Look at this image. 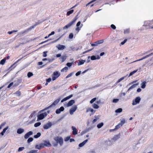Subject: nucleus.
I'll use <instances>...</instances> for the list:
<instances>
[{
    "instance_id": "obj_1",
    "label": "nucleus",
    "mask_w": 153,
    "mask_h": 153,
    "mask_svg": "<svg viewBox=\"0 0 153 153\" xmlns=\"http://www.w3.org/2000/svg\"><path fill=\"white\" fill-rule=\"evenodd\" d=\"M54 139L55 140L57 143L54 144V146H56L57 145L58 143H59L60 146H62L63 143V139L60 137H57L54 138Z\"/></svg>"
},
{
    "instance_id": "obj_2",
    "label": "nucleus",
    "mask_w": 153,
    "mask_h": 153,
    "mask_svg": "<svg viewBox=\"0 0 153 153\" xmlns=\"http://www.w3.org/2000/svg\"><path fill=\"white\" fill-rule=\"evenodd\" d=\"M60 100V98H59L58 99H56L55 101H54V102H53V103L51 105L47 107V108H46L44 109L41 111V112H42L43 111H45V110H47V109H49L51 107H52L53 106H55L58 103V102H59V101Z\"/></svg>"
},
{
    "instance_id": "obj_3",
    "label": "nucleus",
    "mask_w": 153,
    "mask_h": 153,
    "mask_svg": "<svg viewBox=\"0 0 153 153\" xmlns=\"http://www.w3.org/2000/svg\"><path fill=\"white\" fill-rule=\"evenodd\" d=\"M50 111H48L47 112H45L37 116V120L43 119L49 113Z\"/></svg>"
},
{
    "instance_id": "obj_4",
    "label": "nucleus",
    "mask_w": 153,
    "mask_h": 153,
    "mask_svg": "<svg viewBox=\"0 0 153 153\" xmlns=\"http://www.w3.org/2000/svg\"><path fill=\"white\" fill-rule=\"evenodd\" d=\"M30 119H31V120L30 121L29 123L30 124H31L33 123H34L36 119V114L35 112L32 113L29 117Z\"/></svg>"
},
{
    "instance_id": "obj_5",
    "label": "nucleus",
    "mask_w": 153,
    "mask_h": 153,
    "mask_svg": "<svg viewBox=\"0 0 153 153\" xmlns=\"http://www.w3.org/2000/svg\"><path fill=\"white\" fill-rule=\"evenodd\" d=\"M77 18L76 17L71 22L68 23L67 25H65L63 27V29H65L68 28L73 25L76 22Z\"/></svg>"
},
{
    "instance_id": "obj_6",
    "label": "nucleus",
    "mask_w": 153,
    "mask_h": 153,
    "mask_svg": "<svg viewBox=\"0 0 153 153\" xmlns=\"http://www.w3.org/2000/svg\"><path fill=\"white\" fill-rule=\"evenodd\" d=\"M141 100L140 97H137L134 100H133L132 104L133 105H135L139 103Z\"/></svg>"
},
{
    "instance_id": "obj_7",
    "label": "nucleus",
    "mask_w": 153,
    "mask_h": 153,
    "mask_svg": "<svg viewBox=\"0 0 153 153\" xmlns=\"http://www.w3.org/2000/svg\"><path fill=\"white\" fill-rule=\"evenodd\" d=\"M52 126V123L51 122H48L47 123L44 124L43 128L45 129H47L50 128Z\"/></svg>"
},
{
    "instance_id": "obj_8",
    "label": "nucleus",
    "mask_w": 153,
    "mask_h": 153,
    "mask_svg": "<svg viewBox=\"0 0 153 153\" xmlns=\"http://www.w3.org/2000/svg\"><path fill=\"white\" fill-rule=\"evenodd\" d=\"M77 108L76 105H74L70 109L69 112L71 115L73 114L74 113L76 110Z\"/></svg>"
},
{
    "instance_id": "obj_9",
    "label": "nucleus",
    "mask_w": 153,
    "mask_h": 153,
    "mask_svg": "<svg viewBox=\"0 0 153 153\" xmlns=\"http://www.w3.org/2000/svg\"><path fill=\"white\" fill-rule=\"evenodd\" d=\"M71 128L73 130L72 134L74 135L77 134L78 131L76 127L75 126H73Z\"/></svg>"
},
{
    "instance_id": "obj_10",
    "label": "nucleus",
    "mask_w": 153,
    "mask_h": 153,
    "mask_svg": "<svg viewBox=\"0 0 153 153\" xmlns=\"http://www.w3.org/2000/svg\"><path fill=\"white\" fill-rule=\"evenodd\" d=\"M120 137V134H118L117 135L113 137L111 140L114 143Z\"/></svg>"
},
{
    "instance_id": "obj_11",
    "label": "nucleus",
    "mask_w": 153,
    "mask_h": 153,
    "mask_svg": "<svg viewBox=\"0 0 153 153\" xmlns=\"http://www.w3.org/2000/svg\"><path fill=\"white\" fill-rule=\"evenodd\" d=\"M43 147H44L45 146L47 147H50L51 146V145L48 141H44V143H43Z\"/></svg>"
},
{
    "instance_id": "obj_12",
    "label": "nucleus",
    "mask_w": 153,
    "mask_h": 153,
    "mask_svg": "<svg viewBox=\"0 0 153 153\" xmlns=\"http://www.w3.org/2000/svg\"><path fill=\"white\" fill-rule=\"evenodd\" d=\"M90 111H91V114L90 115L91 116V115H93V114H94L95 112V110H94L93 109L91 108H86V112L88 113Z\"/></svg>"
},
{
    "instance_id": "obj_13",
    "label": "nucleus",
    "mask_w": 153,
    "mask_h": 153,
    "mask_svg": "<svg viewBox=\"0 0 153 153\" xmlns=\"http://www.w3.org/2000/svg\"><path fill=\"white\" fill-rule=\"evenodd\" d=\"M33 134V132L32 131H30L27 133L24 136V137L25 139H27L29 138V137L31 135H32Z\"/></svg>"
},
{
    "instance_id": "obj_14",
    "label": "nucleus",
    "mask_w": 153,
    "mask_h": 153,
    "mask_svg": "<svg viewBox=\"0 0 153 153\" xmlns=\"http://www.w3.org/2000/svg\"><path fill=\"white\" fill-rule=\"evenodd\" d=\"M56 47L59 50H62L66 48V47L65 45L59 44L56 46Z\"/></svg>"
},
{
    "instance_id": "obj_15",
    "label": "nucleus",
    "mask_w": 153,
    "mask_h": 153,
    "mask_svg": "<svg viewBox=\"0 0 153 153\" xmlns=\"http://www.w3.org/2000/svg\"><path fill=\"white\" fill-rule=\"evenodd\" d=\"M64 110V108L62 106L56 110V113L57 114H60L61 111H63Z\"/></svg>"
},
{
    "instance_id": "obj_16",
    "label": "nucleus",
    "mask_w": 153,
    "mask_h": 153,
    "mask_svg": "<svg viewBox=\"0 0 153 153\" xmlns=\"http://www.w3.org/2000/svg\"><path fill=\"white\" fill-rule=\"evenodd\" d=\"M73 94L70 95H69V96H68V97H67L64 98L62 100H61V102H63L64 101H65L67 100H68L71 97H73Z\"/></svg>"
},
{
    "instance_id": "obj_17",
    "label": "nucleus",
    "mask_w": 153,
    "mask_h": 153,
    "mask_svg": "<svg viewBox=\"0 0 153 153\" xmlns=\"http://www.w3.org/2000/svg\"><path fill=\"white\" fill-rule=\"evenodd\" d=\"M42 148H43V143H40L39 144L36 145L35 146V149L39 150H40Z\"/></svg>"
},
{
    "instance_id": "obj_18",
    "label": "nucleus",
    "mask_w": 153,
    "mask_h": 153,
    "mask_svg": "<svg viewBox=\"0 0 153 153\" xmlns=\"http://www.w3.org/2000/svg\"><path fill=\"white\" fill-rule=\"evenodd\" d=\"M32 29V27H31L30 28L25 30L24 31L21 32V34H25L27 33L29 31L31 30Z\"/></svg>"
},
{
    "instance_id": "obj_19",
    "label": "nucleus",
    "mask_w": 153,
    "mask_h": 153,
    "mask_svg": "<svg viewBox=\"0 0 153 153\" xmlns=\"http://www.w3.org/2000/svg\"><path fill=\"white\" fill-rule=\"evenodd\" d=\"M25 131V130L22 128H19L18 129L17 131V132L18 134H21Z\"/></svg>"
},
{
    "instance_id": "obj_20",
    "label": "nucleus",
    "mask_w": 153,
    "mask_h": 153,
    "mask_svg": "<svg viewBox=\"0 0 153 153\" xmlns=\"http://www.w3.org/2000/svg\"><path fill=\"white\" fill-rule=\"evenodd\" d=\"M75 103V101L74 100H70L67 104V107H69Z\"/></svg>"
},
{
    "instance_id": "obj_21",
    "label": "nucleus",
    "mask_w": 153,
    "mask_h": 153,
    "mask_svg": "<svg viewBox=\"0 0 153 153\" xmlns=\"http://www.w3.org/2000/svg\"><path fill=\"white\" fill-rule=\"evenodd\" d=\"M88 140L86 139L83 141L82 142L80 143L79 145V147H81L83 146L85 144V143L88 142Z\"/></svg>"
},
{
    "instance_id": "obj_22",
    "label": "nucleus",
    "mask_w": 153,
    "mask_h": 153,
    "mask_svg": "<svg viewBox=\"0 0 153 153\" xmlns=\"http://www.w3.org/2000/svg\"><path fill=\"white\" fill-rule=\"evenodd\" d=\"M53 75L57 78L60 75V73L59 72L56 71L53 73Z\"/></svg>"
},
{
    "instance_id": "obj_23",
    "label": "nucleus",
    "mask_w": 153,
    "mask_h": 153,
    "mask_svg": "<svg viewBox=\"0 0 153 153\" xmlns=\"http://www.w3.org/2000/svg\"><path fill=\"white\" fill-rule=\"evenodd\" d=\"M106 144L108 146H111L114 144V143L111 140V139L108 141H107L106 142Z\"/></svg>"
},
{
    "instance_id": "obj_24",
    "label": "nucleus",
    "mask_w": 153,
    "mask_h": 153,
    "mask_svg": "<svg viewBox=\"0 0 153 153\" xmlns=\"http://www.w3.org/2000/svg\"><path fill=\"white\" fill-rule=\"evenodd\" d=\"M138 85V83L135 84H133L132 85H131L128 89V91L130 90L131 89H133L135 88Z\"/></svg>"
},
{
    "instance_id": "obj_25",
    "label": "nucleus",
    "mask_w": 153,
    "mask_h": 153,
    "mask_svg": "<svg viewBox=\"0 0 153 153\" xmlns=\"http://www.w3.org/2000/svg\"><path fill=\"white\" fill-rule=\"evenodd\" d=\"M66 58L67 56L66 55H63L59 59L61 60L62 62H63L66 60Z\"/></svg>"
},
{
    "instance_id": "obj_26",
    "label": "nucleus",
    "mask_w": 153,
    "mask_h": 153,
    "mask_svg": "<svg viewBox=\"0 0 153 153\" xmlns=\"http://www.w3.org/2000/svg\"><path fill=\"white\" fill-rule=\"evenodd\" d=\"M43 21H39L38 22H36L35 25H34L32 26L31 27L32 29L34 27H35L36 26L40 24L41 23H42Z\"/></svg>"
},
{
    "instance_id": "obj_27",
    "label": "nucleus",
    "mask_w": 153,
    "mask_h": 153,
    "mask_svg": "<svg viewBox=\"0 0 153 153\" xmlns=\"http://www.w3.org/2000/svg\"><path fill=\"white\" fill-rule=\"evenodd\" d=\"M8 127L7 126L5 128H4L3 129L2 132H1V133L0 134H1L2 136L3 135H4V133L6 132V131L8 129Z\"/></svg>"
},
{
    "instance_id": "obj_28",
    "label": "nucleus",
    "mask_w": 153,
    "mask_h": 153,
    "mask_svg": "<svg viewBox=\"0 0 153 153\" xmlns=\"http://www.w3.org/2000/svg\"><path fill=\"white\" fill-rule=\"evenodd\" d=\"M146 82L145 81L143 82L141 84V88H143L144 89V88L146 86Z\"/></svg>"
},
{
    "instance_id": "obj_29",
    "label": "nucleus",
    "mask_w": 153,
    "mask_h": 153,
    "mask_svg": "<svg viewBox=\"0 0 153 153\" xmlns=\"http://www.w3.org/2000/svg\"><path fill=\"white\" fill-rule=\"evenodd\" d=\"M126 76H125L121 78L120 79H119L117 81V82L115 83V84L116 85L117 84V83L120 82L121 81L123 80L124 79L126 78Z\"/></svg>"
},
{
    "instance_id": "obj_30",
    "label": "nucleus",
    "mask_w": 153,
    "mask_h": 153,
    "mask_svg": "<svg viewBox=\"0 0 153 153\" xmlns=\"http://www.w3.org/2000/svg\"><path fill=\"white\" fill-rule=\"evenodd\" d=\"M85 60H79V62L78 63V65H82L84 64V63L85 62Z\"/></svg>"
},
{
    "instance_id": "obj_31",
    "label": "nucleus",
    "mask_w": 153,
    "mask_h": 153,
    "mask_svg": "<svg viewBox=\"0 0 153 153\" xmlns=\"http://www.w3.org/2000/svg\"><path fill=\"white\" fill-rule=\"evenodd\" d=\"M6 60V58H4L3 59L1 60L0 62V64L3 65L5 63Z\"/></svg>"
},
{
    "instance_id": "obj_32",
    "label": "nucleus",
    "mask_w": 153,
    "mask_h": 153,
    "mask_svg": "<svg viewBox=\"0 0 153 153\" xmlns=\"http://www.w3.org/2000/svg\"><path fill=\"white\" fill-rule=\"evenodd\" d=\"M41 134L40 132L38 133L36 135H34V137L35 138H37L40 136Z\"/></svg>"
},
{
    "instance_id": "obj_33",
    "label": "nucleus",
    "mask_w": 153,
    "mask_h": 153,
    "mask_svg": "<svg viewBox=\"0 0 153 153\" xmlns=\"http://www.w3.org/2000/svg\"><path fill=\"white\" fill-rule=\"evenodd\" d=\"M137 71V70H134V71H133L132 72H131L129 76H128V77H130L131 76H132L133 74H135V73H136Z\"/></svg>"
},
{
    "instance_id": "obj_34",
    "label": "nucleus",
    "mask_w": 153,
    "mask_h": 153,
    "mask_svg": "<svg viewBox=\"0 0 153 153\" xmlns=\"http://www.w3.org/2000/svg\"><path fill=\"white\" fill-rule=\"evenodd\" d=\"M125 122V120L124 119H122L120 120V123H119V124H120V125H122H122L124 124Z\"/></svg>"
},
{
    "instance_id": "obj_35",
    "label": "nucleus",
    "mask_w": 153,
    "mask_h": 153,
    "mask_svg": "<svg viewBox=\"0 0 153 153\" xmlns=\"http://www.w3.org/2000/svg\"><path fill=\"white\" fill-rule=\"evenodd\" d=\"M103 125V123H101L98 124L97 125V127L98 128H101Z\"/></svg>"
},
{
    "instance_id": "obj_36",
    "label": "nucleus",
    "mask_w": 153,
    "mask_h": 153,
    "mask_svg": "<svg viewBox=\"0 0 153 153\" xmlns=\"http://www.w3.org/2000/svg\"><path fill=\"white\" fill-rule=\"evenodd\" d=\"M148 57H149V56H148V55H146V56H145L143 57V58L141 59H139V60L135 61L133 62H136L140 61V60H143V59H146V58H148Z\"/></svg>"
},
{
    "instance_id": "obj_37",
    "label": "nucleus",
    "mask_w": 153,
    "mask_h": 153,
    "mask_svg": "<svg viewBox=\"0 0 153 153\" xmlns=\"http://www.w3.org/2000/svg\"><path fill=\"white\" fill-rule=\"evenodd\" d=\"M68 67H65L64 68H62L61 70V72H63L65 71H67V70H68Z\"/></svg>"
},
{
    "instance_id": "obj_38",
    "label": "nucleus",
    "mask_w": 153,
    "mask_h": 153,
    "mask_svg": "<svg viewBox=\"0 0 153 153\" xmlns=\"http://www.w3.org/2000/svg\"><path fill=\"white\" fill-rule=\"evenodd\" d=\"M92 106L95 109H97L99 107V106L97 105L95 103L93 104Z\"/></svg>"
},
{
    "instance_id": "obj_39",
    "label": "nucleus",
    "mask_w": 153,
    "mask_h": 153,
    "mask_svg": "<svg viewBox=\"0 0 153 153\" xmlns=\"http://www.w3.org/2000/svg\"><path fill=\"white\" fill-rule=\"evenodd\" d=\"M74 11L73 10H71L69 11L67 13V16H69L70 14H72Z\"/></svg>"
},
{
    "instance_id": "obj_40",
    "label": "nucleus",
    "mask_w": 153,
    "mask_h": 153,
    "mask_svg": "<svg viewBox=\"0 0 153 153\" xmlns=\"http://www.w3.org/2000/svg\"><path fill=\"white\" fill-rule=\"evenodd\" d=\"M122 109L121 108H119L116 110L115 112L116 113H120L122 111Z\"/></svg>"
},
{
    "instance_id": "obj_41",
    "label": "nucleus",
    "mask_w": 153,
    "mask_h": 153,
    "mask_svg": "<svg viewBox=\"0 0 153 153\" xmlns=\"http://www.w3.org/2000/svg\"><path fill=\"white\" fill-rule=\"evenodd\" d=\"M41 124V123L40 122H38L37 123H35L34 125V126L35 127H37L39 126Z\"/></svg>"
},
{
    "instance_id": "obj_42",
    "label": "nucleus",
    "mask_w": 153,
    "mask_h": 153,
    "mask_svg": "<svg viewBox=\"0 0 153 153\" xmlns=\"http://www.w3.org/2000/svg\"><path fill=\"white\" fill-rule=\"evenodd\" d=\"M130 31L129 29H127L124 30V34L128 33Z\"/></svg>"
},
{
    "instance_id": "obj_43",
    "label": "nucleus",
    "mask_w": 153,
    "mask_h": 153,
    "mask_svg": "<svg viewBox=\"0 0 153 153\" xmlns=\"http://www.w3.org/2000/svg\"><path fill=\"white\" fill-rule=\"evenodd\" d=\"M33 140V139L32 137H30L27 140V142L28 143H30L32 142Z\"/></svg>"
},
{
    "instance_id": "obj_44",
    "label": "nucleus",
    "mask_w": 153,
    "mask_h": 153,
    "mask_svg": "<svg viewBox=\"0 0 153 153\" xmlns=\"http://www.w3.org/2000/svg\"><path fill=\"white\" fill-rule=\"evenodd\" d=\"M121 126H122V125H120V124H119V123L115 127V129L117 130Z\"/></svg>"
},
{
    "instance_id": "obj_45",
    "label": "nucleus",
    "mask_w": 153,
    "mask_h": 153,
    "mask_svg": "<svg viewBox=\"0 0 153 153\" xmlns=\"http://www.w3.org/2000/svg\"><path fill=\"white\" fill-rule=\"evenodd\" d=\"M103 42V40H100L97 41L96 42V44H100L102 43Z\"/></svg>"
},
{
    "instance_id": "obj_46",
    "label": "nucleus",
    "mask_w": 153,
    "mask_h": 153,
    "mask_svg": "<svg viewBox=\"0 0 153 153\" xmlns=\"http://www.w3.org/2000/svg\"><path fill=\"white\" fill-rule=\"evenodd\" d=\"M33 74L32 72H28L27 74V76L29 78L31 76H33Z\"/></svg>"
},
{
    "instance_id": "obj_47",
    "label": "nucleus",
    "mask_w": 153,
    "mask_h": 153,
    "mask_svg": "<svg viewBox=\"0 0 153 153\" xmlns=\"http://www.w3.org/2000/svg\"><path fill=\"white\" fill-rule=\"evenodd\" d=\"M14 94H16L18 96H20L21 95V93L19 91H16L14 93Z\"/></svg>"
},
{
    "instance_id": "obj_48",
    "label": "nucleus",
    "mask_w": 153,
    "mask_h": 153,
    "mask_svg": "<svg viewBox=\"0 0 153 153\" xmlns=\"http://www.w3.org/2000/svg\"><path fill=\"white\" fill-rule=\"evenodd\" d=\"M73 64V63L72 62H68L66 64V65L68 67H70Z\"/></svg>"
},
{
    "instance_id": "obj_49",
    "label": "nucleus",
    "mask_w": 153,
    "mask_h": 153,
    "mask_svg": "<svg viewBox=\"0 0 153 153\" xmlns=\"http://www.w3.org/2000/svg\"><path fill=\"white\" fill-rule=\"evenodd\" d=\"M48 52L47 51H44L43 52V56L44 57H46L47 56V53H48Z\"/></svg>"
},
{
    "instance_id": "obj_50",
    "label": "nucleus",
    "mask_w": 153,
    "mask_h": 153,
    "mask_svg": "<svg viewBox=\"0 0 153 153\" xmlns=\"http://www.w3.org/2000/svg\"><path fill=\"white\" fill-rule=\"evenodd\" d=\"M24 149L25 147H19L18 149V151L19 152H20L23 150Z\"/></svg>"
},
{
    "instance_id": "obj_51",
    "label": "nucleus",
    "mask_w": 153,
    "mask_h": 153,
    "mask_svg": "<svg viewBox=\"0 0 153 153\" xmlns=\"http://www.w3.org/2000/svg\"><path fill=\"white\" fill-rule=\"evenodd\" d=\"M96 100V98H94L91 99L90 101V103L91 104L93 103Z\"/></svg>"
},
{
    "instance_id": "obj_52",
    "label": "nucleus",
    "mask_w": 153,
    "mask_h": 153,
    "mask_svg": "<svg viewBox=\"0 0 153 153\" xmlns=\"http://www.w3.org/2000/svg\"><path fill=\"white\" fill-rule=\"evenodd\" d=\"M22 58L20 59H19L18 60H17L15 63H14L12 65H11L10 66V68L12 67V66H13L15 64L17 63L18 62H19L22 59Z\"/></svg>"
},
{
    "instance_id": "obj_53",
    "label": "nucleus",
    "mask_w": 153,
    "mask_h": 153,
    "mask_svg": "<svg viewBox=\"0 0 153 153\" xmlns=\"http://www.w3.org/2000/svg\"><path fill=\"white\" fill-rule=\"evenodd\" d=\"M91 60H94L96 59V57L95 56H92L91 57Z\"/></svg>"
},
{
    "instance_id": "obj_54",
    "label": "nucleus",
    "mask_w": 153,
    "mask_h": 153,
    "mask_svg": "<svg viewBox=\"0 0 153 153\" xmlns=\"http://www.w3.org/2000/svg\"><path fill=\"white\" fill-rule=\"evenodd\" d=\"M95 118H96V119H94L93 120V121H92V123H94L95 122H96L97 121V120L99 119V118L98 117V118H97V117L95 116Z\"/></svg>"
},
{
    "instance_id": "obj_55",
    "label": "nucleus",
    "mask_w": 153,
    "mask_h": 153,
    "mask_svg": "<svg viewBox=\"0 0 153 153\" xmlns=\"http://www.w3.org/2000/svg\"><path fill=\"white\" fill-rule=\"evenodd\" d=\"M27 153H37V151L35 150H32Z\"/></svg>"
},
{
    "instance_id": "obj_56",
    "label": "nucleus",
    "mask_w": 153,
    "mask_h": 153,
    "mask_svg": "<svg viewBox=\"0 0 153 153\" xmlns=\"http://www.w3.org/2000/svg\"><path fill=\"white\" fill-rule=\"evenodd\" d=\"M73 73H71L68 75L66 77V78H67L71 76L73 74Z\"/></svg>"
},
{
    "instance_id": "obj_57",
    "label": "nucleus",
    "mask_w": 153,
    "mask_h": 153,
    "mask_svg": "<svg viewBox=\"0 0 153 153\" xmlns=\"http://www.w3.org/2000/svg\"><path fill=\"white\" fill-rule=\"evenodd\" d=\"M74 36V35L73 33H70L69 36V38L70 39H72L73 38Z\"/></svg>"
},
{
    "instance_id": "obj_58",
    "label": "nucleus",
    "mask_w": 153,
    "mask_h": 153,
    "mask_svg": "<svg viewBox=\"0 0 153 153\" xmlns=\"http://www.w3.org/2000/svg\"><path fill=\"white\" fill-rule=\"evenodd\" d=\"M119 101V99H115L113 100V102L114 103H117Z\"/></svg>"
},
{
    "instance_id": "obj_59",
    "label": "nucleus",
    "mask_w": 153,
    "mask_h": 153,
    "mask_svg": "<svg viewBox=\"0 0 153 153\" xmlns=\"http://www.w3.org/2000/svg\"><path fill=\"white\" fill-rule=\"evenodd\" d=\"M5 123H4L1 124L0 126V130L2 128V127L5 125Z\"/></svg>"
},
{
    "instance_id": "obj_60",
    "label": "nucleus",
    "mask_w": 153,
    "mask_h": 153,
    "mask_svg": "<svg viewBox=\"0 0 153 153\" xmlns=\"http://www.w3.org/2000/svg\"><path fill=\"white\" fill-rule=\"evenodd\" d=\"M70 137H66L65 138V142L69 140L70 139Z\"/></svg>"
},
{
    "instance_id": "obj_61",
    "label": "nucleus",
    "mask_w": 153,
    "mask_h": 153,
    "mask_svg": "<svg viewBox=\"0 0 153 153\" xmlns=\"http://www.w3.org/2000/svg\"><path fill=\"white\" fill-rule=\"evenodd\" d=\"M55 59L54 58H52L51 59H48V61L49 62H51L53 61Z\"/></svg>"
},
{
    "instance_id": "obj_62",
    "label": "nucleus",
    "mask_w": 153,
    "mask_h": 153,
    "mask_svg": "<svg viewBox=\"0 0 153 153\" xmlns=\"http://www.w3.org/2000/svg\"><path fill=\"white\" fill-rule=\"evenodd\" d=\"M127 41V39H125L120 44L121 45H124L126 42Z\"/></svg>"
},
{
    "instance_id": "obj_63",
    "label": "nucleus",
    "mask_w": 153,
    "mask_h": 153,
    "mask_svg": "<svg viewBox=\"0 0 153 153\" xmlns=\"http://www.w3.org/2000/svg\"><path fill=\"white\" fill-rule=\"evenodd\" d=\"M111 27L113 29L115 30L116 28V27L114 25L112 24L111 26Z\"/></svg>"
},
{
    "instance_id": "obj_64",
    "label": "nucleus",
    "mask_w": 153,
    "mask_h": 153,
    "mask_svg": "<svg viewBox=\"0 0 153 153\" xmlns=\"http://www.w3.org/2000/svg\"><path fill=\"white\" fill-rule=\"evenodd\" d=\"M13 82H12L10 83L8 86L7 88H10L13 85Z\"/></svg>"
}]
</instances>
